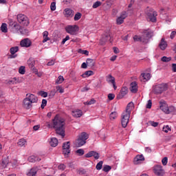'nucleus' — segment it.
<instances>
[{"label":"nucleus","instance_id":"nucleus-1","mask_svg":"<svg viewBox=\"0 0 176 176\" xmlns=\"http://www.w3.org/2000/svg\"><path fill=\"white\" fill-rule=\"evenodd\" d=\"M47 126L49 129H55L56 134L61 135L62 138L65 137V121L60 115L57 114L52 120V123H47Z\"/></svg>","mask_w":176,"mask_h":176},{"label":"nucleus","instance_id":"nucleus-2","mask_svg":"<svg viewBox=\"0 0 176 176\" xmlns=\"http://www.w3.org/2000/svg\"><path fill=\"white\" fill-rule=\"evenodd\" d=\"M168 89L167 83H162L153 87L152 92L154 94H162L163 91H166Z\"/></svg>","mask_w":176,"mask_h":176},{"label":"nucleus","instance_id":"nucleus-3","mask_svg":"<svg viewBox=\"0 0 176 176\" xmlns=\"http://www.w3.org/2000/svg\"><path fill=\"white\" fill-rule=\"evenodd\" d=\"M89 139V135L86 132L81 133L78 139L76 142V146L80 148V146H83L86 144V140Z\"/></svg>","mask_w":176,"mask_h":176},{"label":"nucleus","instance_id":"nucleus-4","mask_svg":"<svg viewBox=\"0 0 176 176\" xmlns=\"http://www.w3.org/2000/svg\"><path fill=\"white\" fill-rule=\"evenodd\" d=\"M146 14H147L148 20H149V21L156 23V16H157V12H156V11H153V9L147 8Z\"/></svg>","mask_w":176,"mask_h":176},{"label":"nucleus","instance_id":"nucleus-5","mask_svg":"<svg viewBox=\"0 0 176 176\" xmlns=\"http://www.w3.org/2000/svg\"><path fill=\"white\" fill-rule=\"evenodd\" d=\"M17 20L20 24L24 25L25 27H28V25L30 24L28 17L23 14H19L17 15Z\"/></svg>","mask_w":176,"mask_h":176},{"label":"nucleus","instance_id":"nucleus-6","mask_svg":"<svg viewBox=\"0 0 176 176\" xmlns=\"http://www.w3.org/2000/svg\"><path fill=\"white\" fill-rule=\"evenodd\" d=\"M130 115L129 113H122L121 115V124L124 129L127 127V124H129V120L130 119Z\"/></svg>","mask_w":176,"mask_h":176},{"label":"nucleus","instance_id":"nucleus-7","mask_svg":"<svg viewBox=\"0 0 176 176\" xmlns=\"http://www.w3.org/2000/svg\"><path fill=\"white\" fill-rule=\"evenodd\" d=\"M65 31L70 35H76L78 31H79V27L76 25H67L65 27Z\"/></svg>","mask_w":176,"mask_h":176},{"label":"nucleus","instance_id":"nucleus-8","mask_svg":"<svg viewBox=\"0 0 176 176\" xmlns=\"http://www.w3.org/2000/svg\"><path fill=\"white\" fill-rule=\"evenodd\" d=\"M175 109L174 107H168L167 104L162 103L160 105V110L168 115V113H171Z\"/></svg>","mask_w":176,"mask_h":176},{"label":"nucleus","instance_id":"nucleus-9","mask_svg":"<svg viewBox=\"0 0 176 176\" xmlns=\"http://www.w3.org/2000/svg\"><path fill=\"white\" fill-rule=\"evenodd\" d=\"M70 145H71V143L69 142L63 143V153L65 156H68V155H69V153H71V150H69Z\"/></svg>","mask_w":176,"mask_h":176},{"label":"nucleus","instance_id":"nucleus-10","mask_svg":"<svg viewBox=\"0 0 176 176\" xmlns=\"http://www.w3.org/2000/svg\"><path fill=\"white\" fill-rule=\"evenodd\" d=\"M154 173L156 175L163 176L164 175V170L162 165H157L154 166Z\"/></svg>","mask_w":176,"mask_h":176},{"label":"nucleus","instance_id":"nucleus-11","mask_svg":"<svg viewBox=\"0 0 176 176\" xmlns=\"http://www.w3.org/2000/svg\"><path fill=\"white\" fill-rule=\"evenodd\" d=\"M26 98L32 103L34 104L38 102V97L32 94H26Z\"/></svg>","mask_w":176,"mask_h":176},{"label":"nucleus","instance_id":"nucleus-12","mask_svg":"<svg viewBox=\"0 0 176 176\" xmlns=\"http://www.w3.org/2000/svg\"><path fill=\"white\" fill-rule=\"evenodd\" d=\"M151 79V74L149 73H142L140 76V80L143 83H145V82H148Z\"/></svg>","mask_w":176,"mask_h":176},{"label":"nucleus","instance_id":"nucleus-13","mask_svg":"<svg viewBox=\"0 0 176 176\" xmlns=\"http://www.w3.org/2000/svg\"><path fill=\"white\" fill-rule=\"evenodd\" d=\"M145 161V157H144L143 155H138L136 157L134 158L133 163L134 164H141L142 162Z\"/></svg>","mask_w":176,"mask_h":176},{"label":"nucleus","instance_id":"nucleus-14","mask_svg":"<svg viewBox=\"0 0 176 176\" xmlns=\"http://www.w3.org/2000/svg\"><path fill=\"white\" fill-rule=\"evenodd\" d=\"M106 80L107 83H111L113 85L114 90H116V85L115 84V77L112 76L111 74H109L106 76Z\"/></svg>","mask_w":176,"mask_h":176},{"label":"nucleus","instance_id":"nucleus-15","mask_svg":"<svg viewBox=\"0 0 176 176\" xmlns=\"http://www.w3.org/2000/svg\"><path fill=\"white\" fill-rule=\"evenodd\" d=\"M31 45V40H30L29 38H24L20 42V45L21 46V47H30Z\"/></svg>","mask_w":176,"mask_h":176},{"label":"nucleus","instance_id":"nucleus-16","mask_svg":"<svg viewBox=\"0 0 176 176\" xmlns=\"http://www.w3.org/2000/svg\"><path fill=\"white\" fill-rule=\"evenodd\" d=\"M19 52V47H12L10 49V53L11 55L10 56V58H16L17 57V53Z\"/></svg>","mask_w":176,"mask_h":176},{"label":"nucleus","instance_id":"nucleus-17","mask_svg":"<svg viewBox=\"0 0 176 176\" xmlns=\"http://www.w3.org/2000/svg\"><path fill=\"white\" fill-rule=\"evenodd\" d=\"M144 35L142 36L143 37V41H145L144 43H148V39L152 38L153 34L152 32H148V31H144Z\"/></svg>","mask_w":176,"mask_h":176},{"label":"nucleus","instance_id":"nucleus-18","mask_svg":"<svg viewBox=\"0 0 176 176\" xmlns=\"http://www.w3.org/2000/svg\"><path fill=\"white\" fill-rule=\"evenodd\" d=\"M28 65L29 66V68H30V69H32L33 71V72H38V70H36V69H35V60L34 59H31L30 58L28 60Z\"/></svg>","mask_w":176,"mask_h":176},{"label":"nucleus","instance_id":"nucleus-19","mask_svg":"<svg viewBox=\"0 0 176 176\" xmlns=\"http://www.w3.org/2000/svg\"><path fill=\"white\" fill-rule=\"evenodd\" d=\"M129 93V89H127L126 87H124L121 89L120 94L118 96V98H123L126 94Z\"/></svg>","mask_w":176,"mask_h":176},{"label":"nucleus","instance_id":"nucleus-20","mask_svg":"<svg viewBox=\"0 0 176 176\" xmlns=\"http://www.w3.org/2000/svg\"><path fill=\"white\" fill-rule=\"evenodd\" d=\"M23 108L25 109H31L32 108V103L27 98L23 100Z\"/></svg>","mask_w":176,"mask_h":176},{"label":"nucleus","instance_id":"nucleus-21","mask_svg":"<svg viewBox=\"0 0 176 176\" xmlns=\"http://www.w3.org/2000/svg\"><path fill=\"white\" fill-rule=\"evenodd\" d=\"M133 108H134V103H133V102H131L127 104L126 110L124 111V113L131 115V111H133Z\"/></svg>","mask_w":176,"mask_h":176},{"label":"nucleus","instance_id":"nucleus-22","mask_svg":"<svg viewBox=\"0 0 176 176\" xmlns=\"http://www.w3.org/2000/svg\"><path fill=\"white\" fill-rule=\"evenodd\" d=\"M167 41H166L164 38H162L159 44L160 49H161V50H166V49H167Z\"/></svg>","mask_w":176,"mask_h":176},{"label":"nucleus","instance_id":"nucleus-23","mask_svg":"<svg viewBox=\"0 0 176 176\" xmlns=\"http://www.w3.org/2000/svg\"><path fill=\"white\" fill-rule=\"evenodd\" d=\"M65 17H74V10L69 8H65L64 10Z\"/></svg>","mask_w":176,"mask_h":176},{"label":"nucleus","instance_id":"nucleus-24","mask_svg":"<svg viewBox=\"0 0 176 176\" xmlns=\"http://www.w3.org/2000/svg\"><path fill=\"white\" fill-rule=\"evenodd\" d=\"M30 163H35V162H41V159L38 156L31 155L28 159Z\"/></svg>","mask_w":176,"mask_h":176},{"label":"nucleus","instance_id":"nucleus-25","mask_svg":"<svg viewBox=\"0 0 176 176\" xmlns=\"http://www.w3.org/2000/svg\"><path fill=\"white\" fill-rule=\"evenodd\" d=\"M130 90L131 93H137V91H138V87L137 86L136 82H133L131 83Z\"/></svg>","mask_w":176,"mask_h":176},{"label":"nucleus","instance_id":"nucleus-26","mask_svg":"<svg viewBox=\"0 0 176 176\" xmlns=\"http://www.w3.org/2000/svg\"><path fill=\"white\" fill-rule=\"evenodd\" d=\"M82 113H83L81 111V110H79V109L74 110L72 112V115L74 118H80V116H82Z\"/></svg>","mask_w":176,"mask_h":176},{"label":"nucleus","instance_id":"nucleus-27","mask_svg":"<svg viewBox=\"0 0 176 176\" xmlns=\"http://www.w3.org/2000/svg\"><path fill=\"white\" fill-rule=\"evenodd\" d=\"M43 43L47 42V41H50V38H49V32L45 31L43 33Z\"/></svg>","mask_w":176,"mask_h":176},{"label":"nucleus","instance_id":"nucleus-28","mask_svg":"<svg viewBox=\"0 0 176 176\" xmlns=\"http://www.w3.org/2000/svg\"><path fill=\"white\" fill-rule=\"evenodd\" d=\"M133 41L134 42H143V43H145V40H144V37L140 36L138 35H135L133 36Z\"/></svg>","mask_w":176,"mask_h":176},{"label":"nucleus","instance_id":"nucleus-29","mask_svg":"<svg viewBox=\"0 0 176 176\" xmlns=\"http://www.w3.org/2000/svg\"><path fill=\"white\" fill-rule=\"evenodd\" d=\"M50 144L51 146L56 147L57 145H58V140H57L56 138H52L50 142Z\"/></svg>","mask_w":176,"mask_h":176},{"label":"nucleus","instance_id":"nucleus-30","mask_svg":"<svg viewBox=\"0 0 176 176\" xmlns=\"http://www.w3.org/2000/svg\"><path fill=\"white\" fill-rule=\"evenodd\" d=\"M87 64L88 67H94V65H96V60L92 58H87Z\"/></svg>","mask_w":176,"mask_h":176},{"label":"nucleus","instance_id":"nucleus-31","mask_svg":"<svg viewBox=\"0 0 176 176\" xmlns=\"http://www.w3.org/2000/svg\"><path fill=\"white\" fill-rule=\"evenodd\" d=\"M9 164V157L3 158L1 162L3 168H6V166Z\"/></svg>","mask_w":176,"mask_h":176},{"label":"nucleus","instance_id":"nucleus-32","mask_svg":"<svg viewBox=\"0 0 176 176\" xmlns=\"http://www.w3.org/2000/svg\"><path fill=\"white\" fill-rule=\"evenodd\" d=\"M28 176H36V169L31 168L26 174Z\"/></svg>","mask_w":176,"mask_h":176},{"label":"nucleus","instance_id":"nucleus-33","mask_svg":"<svg viewBox=\"0 0 176 176\" xmlns=\"http://www.w3.org/2000/svg\"><path fill=\"white\" fill-rule=\"evenodd\" d=\"M102 42H104V43H105V42H108V41H111V35L109 34H106L101 39Z\"/></svg>","mask_w":176,"mask_h":176},{"label":"nucleus","instance_id":"nucleus-34","mask_svg":"<svg viewBox=\"0 0 176 176\" xmlns=\"http://www.w3.org/2000/svg\"><path fill=\"white\" fill-rule=\"evenodd\" d=\"M19 146H25L27 145V140L25 139H20L18 142Z\"/></svg>","mask_w":176,"mask_h":176},{"label":"nucleus","instance_id":"nucleus-35","mask_svg":"<svg viewBox=\"0 0 176 176\" xmlns=\"http://www.w3.org/2000/svg\"><path fill=\"white\" fill-rule=\"evenodd\" d=\"M21 29V27L20 26V25L17 23L14 24L12 26V30L14 32H19V31H20Z\"/></svg>","mask_w":176,"mask_h":176},{"label":"nucleus","instance_id":"nucleus-36","mask_svg":"<svg viewBox=\"0 0 176 176\" xmlns=\"http://www.w3.org/2000/svg\"><path fill=\"white\" fill-rule=\"evenodd\" d=\"M93 74H94L93 71H87L85 72V74H82L81 76L82 78H87L88 76H91Z\"/></svg>","mask_w":176,"mask_h":176},{"label":"nucleus","instance_id":"nucleus-37","mask_svg":"<svg viewBox=\"0 0 176 176\" xmlns=\"http://www.w3.org/2000/svg\"><path fill=\"white\" fill-rule=\"evenodd\" d=\"M111 120H115L118 118V113L116 111L111 112L109 116Z\"/></svg>","mask_w":176,"mask_h":176},{"label":"nucleus","instance_id":"nucleus-38","mask_svg":"<svg viewBox=\"0 0 176 176\" xmlns=\"http://www.w3.org/2000/svg\"><path fill=\"white\" fill-rule=\"evenodd\" d=\"M1 31L4 33L8 32V25L6 23H2L1 26Z\"/></svg>","mask_w":176,"mask_h":176},{"label":"nucleus","instance_id":"nucleus-39","mask_svg":"<svg viewBox=\"0 0 176 176\" xmlns=\"http://www.w3.org/2000/svg\"><path fill=\"white\" fill-rule=\"evenodd\" d=\"M17 83H20V82L17 80L16 78H14L12 80H10L8 82V85H16Z\"/></svg>","mask_w":176,"mask_h":176},{"label":"nucleus","instance_id":"nucleus-40","mask_svg":"<svg viewBox=\"0 0 176 176\" xmlns=\"http://www.w3.org/2000/svg\"><path fill=\"white\" fill-rule=\"evenodd\" d=\"M102 170L104 173H108L112 170V167L109 165H104Z\"/></svg>","mask_w":176,"mask_h":176},{"label":"nucleus","instance_id":"nucleus-41","mask_svg":"<svg viewBox=\"0 0 176 176\" xmlns=\"http://www.w3.org/2000/svg\"><path fill=\"white\" fill-rule=\"evenodd\" d=\"M81 17H82V14L80 12H77L74 15V21H78V20H80Z\"/></svg>","mask_w":176,"mask_h":176},{"label":"nucleus","instance_id":"nucleus-42","mask_svg":"<svg viewBox=\"0 0 176 176\" xmlns=\"http://www.w3.org/2000/svg\"><path fill=\"white\" fill-rule=\"evenodd\" d=\"M161 61H162L163 63H168L171 61V57L163 56L161 58Z\"/></svg>","mask_w":176,"mask_h":176},{"label":"nucleus","instance_id":"nucleus-43","mask_svg":"<svg viewBox=\"0 0 176 176\" xmlns=\"http://www.w3.org/2000/svg\"><path fill=\"white\" fill-rule=\"evenodd\" d=\"M63 82H64V77L63 76H59L56 81V83L57 85H60V83H63Z\"/></svg>","mask_w":176,"mask_h":176},{"label":"nucleus","instance_id":"nucleus-44","mask_svg":"<svg viewBox=\"0 0 176 176\" xmlns=\"http://www.w3.org/2000/svg\"><path fill=\"white\" fill-rule=\"evenodd\" d=\"M19 31L22 35H28V32H29L28 30L24 28H21Z\"/></svg>","mask_w":176,"mask_h":176},{"label":"nucleus","instance_id":"nucleus-45","mask_svg":"<svg viewBox=\"0 0 176 176\" xmlns=\"http://www.w3.org/2000/svg\"><path fill=\"white\" fill-rule=\"evenodd\" d=\"M123 23H124V19H122V18H120V16H118L116 19V23L118 24V25H120L123 24Z\"/></svg>","mask_w":176,"mask_h":176},{"label":"nucleus","instance_id":"nucleus-46","mask_svg":"<svg viewBox=\"0 0 176 176\" xmlns=\"http://www.w3.org/2000/svg\"><path fill=\"white\" fill-rule=\"evenodd\" d=\"M19 72L21 74V75H24V74H25V67L21 66L19 67Z\"/></svg>","mask_w":176,"mask_h":176},{"label":"nucleus","instance_id":"nucleus-47","mask_svg":"<svg viewBox=\"0 0 176 176\" xmlns=\"http://www.w3.org/2000/svg\"><path fill=\"white\" fill-rule=\"evenodd\" d=\"M38 95L45 98V97H47V92L41 91L38 92Z\"/></svg>","mask_w":176,"mask_h":176},{"label":"nucleus","instance_id":"nucleus-48","mask_svg":"<svg viewBox=\"0 0 176 176\" xmlns=\"http://www.w3.org/2000/svg\"><path fill=\"white\" fill-rule=\"evenodd\" d=\"M85 105H93V104H96V100L91 99V100L84 102Z\"/></svg>","mask_w":176,"mask_h":176},{"label":"nucleus","instance_id":"nucleus-49","mask_svg":"<svg viewBox=\"0 0 176 176\" xmlns=\"http://www.w3.org/2000/svg\"><path fill=\"white\" fill-rule=\"evenodd\" d=\"M99 6H101V1H96L93 6L92 8L94 9H97V8H99Z\"/></svg>","mask_w":176,"mask_h":176},{"label":"nucleus","instance_id":"nucleus-50","mask_svg":"<svg viewBox=\"0 0 176 176\" xmlns=\"http://www.w3.org/2000/svg\"><path fill=\"white\" fill-rule=\"evenodd\" d=\"M126 17H127V12L124 11V12H121V14L120 15V18L124 20V19H126Z\"/></svg>","mask_w":176,"mask_h":176},{"label":"nucleus","instance_id":"nucleus-51","mask_svg":"<svg viewBox=\"0 0 176 176\" xmlns=\"http://www.w3.org/2000/svg\"><path fill=\"white\" fill-rule=\"evenodd\" d=\"M76 152L78 154L79 156H83V155H85V151L82 148H79Z\"/></svg>","mask_w":176,"mask_h":176},{"label":"nucleus","instance_id":"nucleus-52","mask_svg":"<svg viewBox=\"0 0 176 176\" xmlns=\"http://www.w3.org/2000/svg\"><path fill=\"white\" fill-rule=\"evenodd\" d=\"M102 161L99 162L96 166V170H101L102 168Z\"/></svg>","mask_w":176,"mask_h":176},{"label":"nucleus","instance_id":"nucleus-53","mask_svg":"<svg viewBox=\"0 0 176 176\" xmlns=\"http://www.w3.org/2000/svg\"><path fill=\"white\" fill-rule=\"evenodd\" d=\"M78 53L81 54H85V56H89V51L87 50H82V49L78 50Z\"/></svg>","mask_w":176,"mask_h":176},{"label":"nucleus","instance_id":"nucleus-54","mask_svg":"<svg viewBox=\"0 0 176 176\" xmlns=\"http://www.w3.org/2000/svg\"><path fill=\"white\" fill-rule=\"evenodd\" d=\"M168 162V158H167V157H164L162 160V163L163 166H167Z\"/></svg>","mask_w":176,"mask_h":176},{"label":"nucleus","instance_id":"nucleus-55","mask_svg":"<svg viewBox=\"0 0 176 176\" xmlns=\"http://www.w3.org/2000/svg\"><path fill=\"white\" fill-rule=\"evenodd\" d=\"M50 9L52 12H54L56 10V2H52L50 6Z\"/></svg>","mask_w":176,"mask_h":176},{"label":"nucleus","instance_id":"nucleus-56","mask_svg":"<svg viewBox=\"0 0 176 176\" xmlns=\"http://www.w3.org/2000/svg\"><path fill=\"white\" fill-rule=\"evenodd\" d=\"M56 90L58 91V93L63 94L64 93V89L61 86H57L56 87Z\"/></svg>","mask_w":176,"mask_h":176},{"label":"nucleus","instance_id":"nucleus-57","mask_svg":"<svg viewBox=\"0 0 176 176\" xmlns=\"http://www.w3.org/2000/svg\"><path fill=\"white\" fill-rule=\"evenodd\" d=\"M47 100H46L45 99H43L41 106L42 109L45 108V106L47 105Z\"/></svg>","mask_w":176,"mask_h":176},{"label":"nucleus","instance_id":"nucleus-58","mask_svg":"<svg viewBox=\"0 0 176 176\" xmlns=\"http://www.w3.org/2000/svg\"><path fill=\"white\" fill-rule=\"evenodd\" d=\"M168 130H171V128H170V126L168 125H166L163 127V131L164 133H168Z\"/></svg>","mask_w":176,"mask_h":176},{"label":"nucleus","instance_id":"nucleus-59","mask_svg":"<svg viewBox=\"0 0 176 176\" xmlns=\"http://www.w3.org/2000/svg\"><path fill=\"white\" fill-rule=\"evenodd\" d=\"M146 108L148 109H151L152 108V100H148L147 104H146Z\"/></svg>","mask_w":176,"mask_h":176},{"label":"nucleus","instance_id":"nucleus-60","mask_svg":"<svg viewBox=\"0 0 176 176\" xmlns=\"http://www.w3.org/2000/svg\"><path fill=\"white\" fill-rule=\"evenodd\" d=\"M151 126H153V127H157L159 126V122H155L154 121H150L149 122Z\"/></svg>","mask_w":176,"mask_h":176},{"label":"nucleus","instance_id":"nucleus-61","mask_svg":"<svg viewBox=\"0 0 176 176\" xmlns=\"http://www.w3.org/2000/svg\"><path fill=\"white\" fill-rule=\"evenodd\" d=\"M94 155V151H89L88 153L85 155V157H92Z\"/></svg>","mask_w":176,"mask_h":176},{"label":"nucleus","instance_id":"nucleus-62","mask_svg":"<svg viewBox=\"0 0 176 176\" xmlns=\"http://www.w3.org/2000/svg\"><path fill=\"white\" fill-rule=\"evenodd\" d=\"M65 165H64V164H61L58 166V170H62V171H64V170H65Z\"/></svg>","mask_w":176,"mask_h":176},{"label":"nucleus","instance_id":"nucleus-63","mask_svg":"<svg viewBox=\"0 0 176 176\" xmlns=\"http://www.w3.org/2000/svg\"><path fill=\"white\" fill-rule=\"evenodd\" d=\"M94 159H96V160H98V159H100V154H98V153L94 151Z\"/></svg>","mask_w":176,"mask_h":176},{"label":"nucleus","instance_id":"nucleus-64","mask_svg":"<svg viewBox=\"0 0 176 176\" xmlns=\"http://www.w3.org/2000/svg\"><path fill=\"white\" fill-rule=\"evenodd\" d=\"M108 98L110 101H112V100H113V98H115V94H108Z\"/></svg>","mask_w":176,"mask_h":176}]
</instances>
